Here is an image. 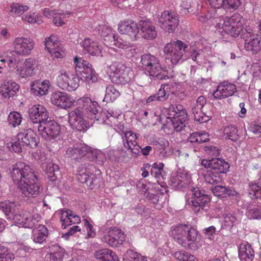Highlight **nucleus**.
<instances>
[{"label":"nucleus","mask_w":261,"mask_h":261,"mask_svg":"<svg viewBox=\"0 0 261 261\" xmlns=\"http://www.w3.org/2000/svg\"><path fill=\"white\" fill-rule=\"evenodd\" d=\"M240 5V0H224L221 8L226 10L237 9Z\"/></svg>","instance_id":"obj_55"},{"label":"nucleus","mask_w":261,"mask_h":261,"mask_svg":"<svg viewBox=\"0 0 261 261\" xmlns=\"http://www.w3.org/2000/svg\"><path fill=\"white\" fill-rule=\"evenodd\" d=\"M92 44H93V41H91V39L88 38L85 39L80 43V45L83 47V51L85 53H88V49L90 48Z\"/></svg>","instance_id":"obj_64"},{"label":"nucleus","mask_w":261,"mask_h":261,"mask_svg":"<svg viewBox=\"0 0 261 261\" xmlns=\"http://www.w3.org/2000/svg\"><path fill=\"white\" fill-rule=\"evenodd\" d=\"M140 256L138 252L129 249L123 254L122 261H137Z\"/></svg>","instance_id":"obj_53"},{"label":"nucleus","mask_w":261,"mask_h":261,"mask_svg":"<svg viewBox=\"0 0 261 261\" xmlns=\"http://www.w3.org/2000/svg\"><path fill=\"white\" fill-rule=\"evenodd\" d=\"M70 74L66 72L60 73L57 78V84L58 86L63 90H66L68 86H67V82L69 81Z\"/></svg>","instance_id":"obj_52"},{"label":"nucleus","mask_w":261,"mask_h":261,"mask_svg":"<svg viewBox=\"0 0 261 261\" xmlns=\"http://www.w3.org/2000/svg\"><path fill=\"white\" fill-rule=\"evenodd\" d=\"M98 31L100 35L103 38L106 43H110L115 41V36L112 30L106 25L99 26Z\"/></svg>","instance_id":"obj_39"},{"label":"nucleus","mask_w":261,"mask_h":261,"mask_svg":"<svg viewBox=\"0 0 261 261\" xmlns=\"http://www.w3.org/2000/svg\"><path fill=\"white\" fill-rule=\"evenodd\" d=\"M246 215L250 219H261V207L253 203L249 204L246 207Z\"/></svg>","instance_id":"obj_38"},{"label":"nucleus","mask_w":261,"mask_h":261,"mask_svg":"<svg viewBox=\"0 0 261 261\" xmlns=\"http://www.w3.org/2000/svg\"><path fill=\"white\" fill-rule=\"evenodd\" d=\"M189 253L185 251H176L174 253V257L180 261H186L188 259Z\"/></svg>","instance_id":"obj_63"},{"label":"nucleus","mask_w":261,"mask_h":261,"mask_svg":"<svg viewBox=\"0 0 261 261\" xmlns=\"http://www.w3.org/2000/svg\"><path fill=\"white\" fill-rule=\"evenodd\" d=\"M19 206L14 202L6 201L0 202V210L5 215L7 219L13 220L15 222V219L19 216L21 211L19 210Z\"/></svg>","instance_id":"obj_24"},{"label":"nucleus","mask_w":261,"mask_h":261,"mask_svg":"<svg viewBox=\"0 0 261 261\" xmlns=\"http://www.w3.org/2000/svg\"><path fill=\"white\" fill-rule=\"evenodd\" d=\"M40 216L37 214H32L29 211L23 210L19 216L16 217L15 222L27 228H33L40 221Z\"/></svg>","instance_id":"obj_20"},{"label":"nucleus","mask_w":261,"mask_h":261,"mask_svg":"<svg viewBox=\"0 0 261 261\" xmlns=\"http://www.w3.org/2000/svg\"><path fill=\"white\" fill-rule=\"evenodd\" d=\"M123 143V147L129 150L131 145L137 144V140L138 136L136 134L132 131H126L124 135L122 136Z\"/></svg>","instance_id":"obj_37"},{"label":"nucleus","mask_w":261,"mask_h":261,"mask_svg":"<svg viewBox=\"0 0 261 261\" xmlns=\"http://www.w3.org/2000/svg\"><path fill=\"white\" fill-rule=\"evenodd\" d=\"M48 234L47 228L44 225H40L33 229L31 239L35 243L42 244L46 242Z\"/></svg>","instance_id":"obj_29"},{"label":"nucleus","mask_w":261,"mask_h":261,"mask_svg":"<svg viewBox=\"0 0 261 261\" xmlns=\"http://www.w3.org/2000/svg\"><path fill=\"white\" fill-rule=\"evenodd\" d=\"M158 58L154 56V55H152L150 54H146L142 55L141 58V63L142 65V66L144 68L147 66L150 65L154 60H155Z\"/></svg>","instance_id":"obj_57"},{"label":"nucleus","mask_w":261,"mask_h":261,"mask_svg":"<svg viewBox=\"0 0 261 261\" xmlns=\"http://www.w3.org/2000/svg\"><path fill=\"white\" fill-rule=\"evenodd\" d=\"M14 258V254L9 251L7 248L4 247L0 248V261H12Z\"/></svg>","instance_id":"obj_54"},{"label":"nucleus","mask_w":261,"mask_h":261,"mask_svg":"<svg viewBox=\"0 0 261 261\" xmlns=\"http://www.w3.org/2000/svg\"><path fill=\"white\" fill-rule=\"evenodd\" d=\"M50 100L53 105L65 109L71 107L73 102V99L66 93L59 91L55 92L52 94Z\"/></svg>","instance_id":"obj_22"},{"label":"nucleus","mask_w":261,"mask_h":261,"mask_svg":"<svg viewBox=\"0 0 261 261\" xmlns=\"http://www.w3.org/2000/svg\"><path fill=\"white\" fill-rule=\"evenodd\" d=\"M245 41V48L250 51L253 54H256L261 49V36L258 34L253 35Z\"/></svg>","instance_id":"obj_28"},{"label":"nucleus","mask_w":261,"mask_h":261,"mask_svg":"<svg viewBox=\"0 0 261 261\" xmlns=\"http://www.w3.org/2000/svg\"><path fill=\"white\" fill-rule=\"evenodd\" d=\"M90 172L88 169L83 168V167L78 171L77 173V177L78 180L82 183H85L87 181V179L90 176Z\"/></svg>","instance_id":"obj_56"},{"label":"nucleus","mask_w":261,"mask_h":261,"mask_svg":"<svg viewBox=\"0 0 261 261\" xmlns=\"http://www.w3.org/2000/svg\"><path fill=\"white\" fill-rule=\"evenodd\" d=\"M201 50L194 47L190 46L180 40L173 41L166 44L164 48L166 59L170 60L173 64H176L180 61L191 58L197 62V57Z\"/></svg>","instance_id":"obj_2"},{"label":"nucleus","mask_w":261,"mask_h":261,"mask_svg":"<svg viewBox=\"0 0 261 261\" xmlns=\"http://www.w3.org/2000/svg\"><path fill=\"white\" fill-rule=\"evenodd\" d=\"M249 193L252 199H261V176L256 182L250 185Z\"/></svg>","instance_id":"obj_46"},{"label":"nucleus","mask_w":261,"mask_h":261,"mask_svg":"<svg viewBox=\"0 0 261 261\" xmlns=\"http://www.w3.org/2000/svg\"><path fill=\"white\" fill-rule=\"evenodd\" d=\"M120 95V92L114 85H108L106 90V94L103 99L107 102H113Z\"/></svg>","instance_id":"obj_41"},{"label":"nucleus","mask_w":261,"mask_h":261,"mask_svg":"<svg viewBox=\"0 0 261 261\" xmlns=\"http://www.w3.org/2000/svg\"><path fill=\"white\" fill-rule=\"evenodd\" d=\"M45 49L54 58H63L65 53L61 47V43L57 41V37L51 35L46 38L45 41Z\"/></svg>","instance_id":"obj_19"},{"label":"nucleus","mask_w":261,"mask_h":261,"mask_svg":"<svg viewBox=\"0 0 261 261\" xmlns=\"http://www.w3.org/2000/svg\"><path fill=\"white\" fill-rule=\"evenodd\" d=\"M172 235L175 241L187 249L196 250L198 243L201 239L198 231L192 226L180 225L172 231Z\"/></svg>","instance_id":"obj_4"},{"label":"nucleus","mask_w":261,"mask_h":261,"mask_svg":"<svg viewBox=\"0 0 261 261\" xmlns=\"http://www.w3.org/2000/svg\"><path fill=\"white\" fill-rule=\"evenodd\" d=\"M145 71L149 76L155 77L157 80H165L169 77L168 75V71L162 66L160 62L154 64L152 67H149Z\"/></svg>","instance_id":"obj_31"},{"label":"nucleus","mask_w":261,"mask_h":261,"mask_svg":"<svg viewBox=\"0 0 261 261\" xmlns=\"http://www.w3.org/2000/svg\"><path fill=\"white\" fill-rule=\"evenodd\" d=\"M87 145L85 144H76L69 147L66 151V155L68 158L77 160L83 158V153L87 150Z\"/></svg>","instance_id":"obj_30"},{"label":"nucleus","mask_w":261,"mask_h":261,"mask_svg":"<svg viewBox=\"0 0 261 261\" xmlns=\"http://www.w3.org/2000/svg\"><path fill=\"white\" fill-rule=\"evenodd\" d=\"M166 87H168V85H162L161 88L156 93L160 101H164L168 98L169 93L166 91Z\"/></svg>","instance_id":"obj_62"},{"label":"nucleus","mask_w":261,"mask_h":261,"mask_svg":"<svg viewBox=\"0 0 261 261\" xmlns=\"http://www.w3.org/2000/svg\"><path fill=\"white\" fill-rule=\"evenodd\" d=\"M87 150L83 153V158H86L90 161H103L104 155L100 150L91 148L87 145Z\"/></svg>","instance_id":"obj_35"},{"label":"nucleus","mask_w":261,"mask_h":261,"mask_svg":"<svg viewBox=\"0 0 261 261\" xmlns=\"http://www.w3.org/2000/svg\"><path fill=\"white\" fill-rule=\"evenodd\" d=\"M53 251L46 257L47 261H62L64 256V251L58 245L54 246L51 248Z\"/></svg>","instance_id":"obj_42"},{"label":"nucleus","mask_w":261,"mask_h":261,"mask_svg":"<svg viewBox=\"0 0 261 261\" xmlns=\"http://www.w3.org/2000/svg\"><path fill=\"white\" fill-rule=\"evenodd\" d=\"M71 214V211L67 210L62 212L61 215V221L62 222V226L65 228L67 226L69 225L70 220V216Z\"/></svg>","instance_id":"obj_58"},{"label":"nucleus","mask_w":261,"mask_h":261,"mask_svg":"<svg viewBox=\"0 0 261 261\" xmlns=\"http://www.w3.org/2000/svg\"><path fill=\"white\" fill-rule=\"evenodd\" d=\"M14 51L17 55L28 56L34 47V42L30 38L17 37L13 43Z\"/></svg>","instance_id":"obj_17"},{"label":"nucleus","mask_w":261,"mask_h":261,"mask_svg":"<svg viewBox=\"0 0 261 261\" xmlns=\"http://www.w3.org/2000/svg\"><path fill=\"white\" fill-rule=\"evenodd\" d=\"M10 7L11 9L10 14L12 17L19 16L29 9L28 6L20 5L18 3H13L11 5Z\"/></svg>","instance_id":"obj_48"},{"label":"nucleus","mask_w":261,"mask_h":261,"mask_svg":"<svg viewBox=\"0 0 261 261\" xmlns=\"http://www.w3.org/2000/svg\"><path fill=\"white\" fill-rule=\"evenodd\" d=\"M37 127L42 137L48 141L55 139L60 133V125L51 120H47L42 124H38Z\"/></svg>","instance_id":"obj_12"},{"label":"nucleus","mask_w":261,"mask_h":261,"mask_svg":"<svg viewBox=\"0 0 261 261\" xmlns=\"http://www.w3.org/2000/svg\"><path fill=\"white\" fill-rule=\"evenodd\" d=\"M5 77V74L0 75V94L4 98L9 99L16 95L20 87L14 81Z\"/></svg>","instance_id":"obj_13"},{"label":"nucleus","mask_w":261,"mask_h":261,"mask_svg":"<svg viewBox=\"0 0 261 261\" xmlns=\"http://www.w3.org/2000/svg\"><path fill=\"white\" fill-rule=\"evenodd\" d=\"M182 176L181 174H178L171 178L170 185L175 190H181L186 187L187 182Z\"/></svg>","instance_id":"obj_43"},{"label":"nucleus","mask_w":261,"mask_h":261,"mask_svg":"<svg viewBox=\"0 0 261 261\" xmlns=\"http://www.w3.org/2000/svg\"><path fill=\"white\" fill-rule=\"evenodd\" d=\"M94 256L97 261H120L115 253L107 248L95 251Z\"/></svg>","instance_id":"obj_33"},{"label":"nucleus","mask_w":261,"mask_h":261,"mask_svg":"<svg viewBox=\"0 0 261 261\" xmlns=\"http://www.w3.org/2000/svg\"><path fill=\"white\" fill-rule=\"evenodd\" d=\"M102 114H105V115H103V119H101L102 122H106L107 120L112 122L113 119L117 118L119 115L118 114L112 111H103L102 112ZM102 117H103V116H102Z\"/></svg>","instance_id":"obj_60"},{"label":"nucleus","mask_w":261,"mask_h":261,"mask_svg":"<svg viewBox=\"0 0 261 261\" xmlns=\"http://www.w3.org/2000/svg\"><path fill=\"white\" fill-rule=\"evenodd\" d=\"M36 61L32 58L27 59L23 66L16 69V72L22 78L32 76L35 73Z\"/></svg>","instance_id":"obj_25"},{"label":"nucleus","mask_w":261,"mask_h":261,"mask_svg":"<svg viewBox=\"0 0 261 261\" xmlns=\"http://www.w3.org/2000/svg\"><path fill=\"white\" fill-rule=\"evenodd\" d=\"M45 173L50 181L55 182L60 175L59 168L57 164L49 162L46 165Z\"/></svg>","instance_id":"obj_36"},{"label":"nucleus","mask_w":261,"mask_h":261,"mask_svg":"<svg viewBox=\"0 0 261 261\" xmlns=\"http://www.w3.org/2000/svg\"><path fill=\"white\" fill-rule=\"evenodd\" d=\"M90 48L88 49V53L93 56H98L101 55V48L97 43L93 41V44L91 45Z\"/></svg>","instance_id":"obj_61"},{"label":"nucleus","mask_w":261,"mask_h":261,"mask_svg":"<svg viewBox=\"0 0 261 261\" xmlns=\"http://www.w3.org/2000/svg\"><path fill=\"white\" fill-rule=\"evenodd\" d=\"M7 120L10 125L13 127L19 126L22 120L21 115L16 111L11 112L8 116Z\"/></svg>","instance_id":"obj_47"},{"label":"nucleus","mask_w":261,"mask_h":261,"mask_svg":"<svg viewBox=\"0 0 261 261\" xmlns=\"http://www.w3.org/2000/svg\"><path fill=\"white\" fill-rule=\"evenodd\" d=\"M214 195L220 198H224L227 196H236L237 192L229 187L223 186H216L212 189Z\"/></svg>","instance_id":"obj_34"},{"label":"nucleus","mask_w":261,"mask_h":261,"mask_svg":"<svg viewBox=\"0 0 261 261\" xmlns=\"http://www.w3.org/2000/svg\"><path fill=\"white\" fill-rule=\"evenodd\" d=\"M206 101L205 97L203 96H199L196 101L193 104L192 107V112H196L198 111L203 110L204 109L205 110H208V108L211 107L210 105H206Z\"/></svg>","instance_id":"obj_49"},{"label":"nucleus","mask_w":261,"mask_h":261,"mask_svg":"<svg viewBox=\"0 0 261 261\" xmlns=\"http://www.w3.org/2000/svg\"><path fill=\"white\" fill-rule=\"evenodd\" d=\"M167 126H172L177 132H181L185 127L188 119L186 109L181 105L171 104L167 108Z\"/></svg>","instance_id":"obj_6"},{"label":"nucleus","mask_w":261,"mask_h":261,"mask_svg":"<svg viewBox=\"0 0 261 261\" xmlns=\"http://www.w3.org/2000/svg\"><path fill=\"white\" fill-rule=\"evenodd\" d=\"M101 178L100 176H96L95 174H90V176L85 182L90 189H97L101 185Z\"/></svg>","instance_id":"obj_51"},{"label":"nucleus","mask_w":261,"mask_h":261,"mask_svg":"<svg viewBox=\"0 0 261 261\" xmlns=\"http://www.w3.org/2000/svg\"><path fill=\"white\" fill-rule=\"evenodd\" d=\"M202 231L206 238L212 241L215 239V236L216 234V228L214 226H211L203 229Z\"/></svg>","instance_id":"obj_59"},{"label":"nucleus","mask_w":261,"mask_h":261,"mask_svg":"<svg viewBox=\"0 0 261 261\" xmlns=\"http://www.w3.org/2000/svg\"><path fill=\"white\" fill-rule=\"evenodd\" d=\"M200 164L206 168L211 169V170L219 175L226 173L229 168V165L227 162L219 158H213L210 160L202 159L200 160Z\"/></svg>","instance_id":"obj_16"},{"label":"nucleus","mask_w":261,"mask_h":261,"mask_svg":"<svg viewBox=\"0 0 261 261\" xmlns=\"http://www.w3.org/2000/svg\"><path fill=\"white\" fill-rule=\"evenodd\" d=\"M159 23L162 29L169 33H173L179 24L178 16L174 12L165 10L159 17Z\"/></svg>","instance_id":"obj_10"},{"label":"nucleus","mask_w":261,"mask_h":261,"mask_svg":"<svg viewBox=\"0 0 261 261\" xmlns=\"http://www.w3.org/2000/svg\"><path fill=\"white\" fill-rule=\"evenodd\" d=\"M191 191L193 196L191 208L195 213H198L203 211L206 204L210 201V197L208 195L202 192L198 187H193Z\"/></svg>","instance_id":"obj_14"},{"label":"nucleus","mask_w":261,"mask_h":261,"mask_svg":"<svg viewBox=\"0 0 261 261\" xmlns=\"http://www.w3.org/2000/svg\"><path fill=\"white\" fill-rule=\"evenodd\" d=\"M29 116L30 120L34 124H42L49 118V113L44 106L40 105L33 106L29 110Z\"/></svg>","instance_id":"obj_15"},{"label":"nucleus","mask_w":261,"mask_h":261,"mask_svg":"<svg viewBox=\"0 0 261 261\" xmlns=\"http://www.w3.org/2000/svg\"><path fill=\"white\" fill-rule=\"evenodd\" d=\"M80 105L77 108H80L83 112V115H85L90 119L96 121H101L103 119V115L100 111V107L97 105L95 101H92L89 97H82L79 100Z\"/></svg>","instance_id":"obj_9"},{"label":"nucleus","mask_w":261,"mask_h":261,"mask_svg":"<svg viewBox=\"0 0 261 261\" xmlns=\"http://www.w3.org/2000/svg\"><path fill=\"white\" fill-rule=\"evenodd\" d=\"M205 181L211 185H216L222 180V176L219 175L214 171L207 170L203 174Z\"/></svg>","instance_id":"obj_40"},{"label":"nucleus","mask_w":261,"mask_h":261,"mask_svg":"<svg viewBox=\"0 0 261 261\" xmlns=\"http://www.w3.org/2000/svg\"><path fill=\"white\" fill-rule=\"evenodd\" d=\"M254 251L248 243H241L239 249V256L241 261H252L254 258Z\"/></svg>","instance_id":"obj_32"},{"label":"nucleus","mask_w":261,"mask_h":261,"mask_svg":"<svg viewBox=\"0 0 261 261\" xmlns=\"http://www.w3.org/2000/svg\"><path fill=\"white\" fill-rule=\"evenodd\" d=\"M138 23H136L133 20H128L119 23L118 30L121 34H128L136 37L138 34Z\"/></svg>","instance_id":"obj_27"},{"label":"nucleus","mask_w":261,"mask_h":261,"mask_svg":"<svg viewBox=\"0 0 261 261\" xmlns=\"http://www.w3.org/2000/svg\"><path fill=\"white\" fill-rule=\"evenodd\" d=\"M39 142V137L31 128L23 129L17 134L16 141L12 144L11 150L19 153L22 151V147L34 148Z\"/></svg>","instance_id":"obj_7"},{"label":"nucleus","mask_w":261,"mask_h":261,"mask_svg":"<svg viewBox=\"0 0 261 261\" xmlns=\"http://www.w3.org/2000/svg\"><path fill=\"white\" fill-rule=\"evenodd\" d=\"M74 64L76 75L70 74L66 90L70 92L75 91L79 86L80 78L89 83H94L97 81V75L89 62L76 56L74 58Z\"/></svg>","instance_id":"obj_3"},{"label":"nucleus","mask_w":261,"mask_h":261,"mask_svg":"<svg viewBox=\"0 0 261 261\" xmlns=\"http://www.w3.org/2000/svg\"><path fill=\"white\" fill-rule=\"evenodd\" d=\"M241 20L242 17L239 14H236L230 17H225L223 20L222 28L227 34L233 37L240 35L244 40H246L249 37H252V35L256 34L254 33L250 28H242L243 23Z\"/></svg>","instance_id":"obj_5"},{"label":"nucleus","mask_w":261,"mask_h":261,"mask_svg":"<svg viewBox=\"0 0 261 261\" xmlns=\"http://www.w3.org/2000/svg\"><path fill=\"white\" fill-rule=\"evenodd\" d=\"M238 133V129L234 125L226 126L224 128L225 138L233 142L237 141L240 138V136Z\"/></svg>","instance_id":"obj_44"},{"label":"nucleus","mask_w":261,"mask_h":261,"mask_svg":"<svg viewBox=\"0 0 261 261\" xmlns=\"http://www.w3.org/2000/svg\"><path fill=\"white\" fill-rule=\"evenodd\" d=\"M125 240V234L120 228L111 227L101 238L102 242L112 247H118Z\"/></svg>","instance_id":"obj_11"},{"label":"nucleus","mask_w":261,"mask_h":261,"mask_svg":"<svg viewBox=\"0 0 261 261\" xmlns=\"http://www.w3.org/2000/svg\"><path fill=\"white\" fill-rule=\"evenodd\" d=\"M164 165L163 163H154L151 166L150 169V173L152 176L156 179H161V178H163L162 172Z\"/></svg>","instance_id":"obj_50"},{"label":"nucleus","mask_w":261,"mask_h":261,"mask_svg":"<svg viewBox=\"0 0 261 261\" xmlns=\"http://www.w3.org/2000/svg\"><path fill=\"white\" fill-rule=\"evenodd\" d=\"M193 114L194 120L200 123L208 121L212 118V114L211 111H208V110H205V109L203 111L201 110L193 112Z\"/></svg>","instance_id":"obj_45"},{"label":"nucleus","mask_w":261,"mask_h":261,"mask_svg":"<svg viewBox=\"0 0 261 261\" xmlns=\"http://www.w3.org/2000/svg\"><path fill=\"white\" fill-rule=\"evenodd\" d=\"M83 116V112L80 108H76L69 113V122L73 129L82 131L87 128V123Z\"/></svg>","instance_id":"obj_18"},{"label":"nucleus","mask_w":261,"mask_h":261,"mask_svg":"<svg viewBox=\"0 0 261 261\" xmlns=\"http://www.w3.org/2000/svg\"><path fill=\"white\" fill-rule=\"evenodd\" d=\"M138 33L146 39H154L157 35L155 26L149 21H140L138 22Z\"/></svg>","instance_id":"obj_23"},{"label":"nucleus","mask_w":261,"mask_h":261,"mask_svg":"<svg viewBox=\"0 0 261 261\" xmlns=\"http://www.w3.org/2000/svg\"><path fill=\"white\" fill-rule=\"evenodd\" d=\"M107 67L113 74L111 80L114 83L125 85L132 81L133 74L130 68L124 63L115 61Z\"/></svg>","instance_id":"obj_8"},{"label":"nucleus","mask_w":261,"mask_h":261,"mask_svg":"<svg viewBox=\"0 0 261 261\" xmlns=\"http://www.w3.org/2000/svg\"><path fill=\"white\" fill-rule=\"evenodd\" d=\"M50 86V83L48 80L41 82L36 80L31 85V90L36 96H43L47 94L48 89Z\"/></svg>","instance_id":"obj_26"},{"label":"nucleus","mask_w":261,"mask_h":261,"mask_svg":"<svg viewBox=\"0 0 261 261\" xmlns=\"http://www.w3.org/2000/svg\"><path fill=\"white\" fill-rule=\"evenodd\" d=\"M10 174L24 200L36 197L41 191L34 170L29 164L22 162L15 163L10 168Z\"/></svg>","instance_id":"obj_1"},{"label":"nucleus","mask_w":261,"mask_h":261,"mask_svg":"<svg viewBox=\"0 0 261 261\" xmlns=\"http://www.w3.org/2000/svg\"><path fill=\"white\" fill-rule=\"evenodd\" d=\"M237 91L236 86L227 82H223L217 86L213 95L215 99H221L231 96Z\"/></svg>","instance_id":"obj_21"}]
</instances>
